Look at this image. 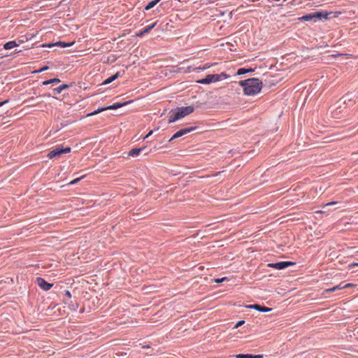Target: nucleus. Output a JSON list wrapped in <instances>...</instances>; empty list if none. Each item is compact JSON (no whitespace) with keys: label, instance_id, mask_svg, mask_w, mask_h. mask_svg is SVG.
<instances>
[{"label":"nucleus","instance_id":"f257e3e1","mask_svg":"<svg viewBox=\"0 0 358 358\" xmlns=\"http://www.w3.org/2000/svg\"><path fill=\"white\" fill-rule=\"evenodd\" d=\"M243 87L244 94L248 96H254L259 93L262 87V82L257 78H250L239 82Z\"/></svg>","mask_w":358,"mask_h":358},{"label":"nucleus","instance_id":"f03ea898","mask_svg":"<svg viewBox=\"0 0 358 358\" xmlns=\"http://www.w3.org/2000/svg\"><path fill=\"white\" fill-rule=\"evenodd\" d=\"M194 111L192 106H186L177 108L175 110H171L169 113V123L174 122L175 121L180 120L186 115L192 113Z\"/></svg>","mask_w":358,"mask_h":358},{"label":"nucleus","instance_id":"7ed1b4c3","mask_svg":"<svg viewBox=\"0 0 358 358\" xmlns=\"http://www.w3.org/2000/svg\"><path fill=\"white\" fill-rule=\"evenodd\" d=\"M229 76L225 73H221L220 74H210L208 75L205 78L198 80L197 82L201 84H210L211 83H215L224 79L229 78Z\"/></svg>","mask_w":358,"mask_h":358},{"label":"nucleus","instance_id":"20e7f679","mask_svg":"<svg viewBox=\"0 0 358 358\" xmlns=\"http://www.w3.org/2000/svg\"><path fill=\"white\" fill-rule=\"evenodd\" d=\"M328 14V13L315 12L299 17V20L316 22L317 20H322V18L327 19Z\"/></svg>","mask_w":358,"mask_h":358},{"label":"nucleus","instance_id":"39448f33","mask_svg":"<svg viewBox=\"0 0 358 358\" xmlns=\"http://www.w3.org/2000/svg\"><path fill=\"white\" fill-rule=\"evenodd\" d=\"M70 152H71V148H69V147L63 148L61 146H57L55 149H54L53 150L50 151L48 153V157L50 159H52V158H55V157L58 158V157H60L62 154L69 153Z\"/></svg>","mask_w":358,"mask_h":358},{"label":"nucleus","instance_id":"423d86ee","mask_svg":"<svg viewBox=\"0 0 358 358\" xmlns=\"http://www.w3.org/2000/svg\"><path fill=\"white\" fill-rule=\"evenodd\" d=\"M131 101H126L124 103H115L111 106H107V107H105V108H99L97 110H95L91 113H89L87 115V116H92V115H96V114H98L99 113L101 112V111H103V110H113V109H117V108H119L123 106H125L127 105V103H131Z\"/></svg>","mask_w":358,"mask_h":358},{"label":"nucleus","instance_id":"0eeeda50","mask_svg":"<svg viewBox=\"0 0 358 358\" xmlns=\"http://www.w3.org/2000/svg\"><path fill=\"white\" fill-rule=\"evenodd\" d=\"M294 263L292 262H281L278 263H271L268 266L271 268H274L278 270H281L288 267L289 266L294 265Z\"/></svg>","mask_w":358,"mask_h":358},{"label":"nucleus","instance_id":"6e6552de","mask_svg":"<svg viewBox=\"0 0 358 358\" xmlns=\"http://www.w3.org/2000/svg\"><path fill=\"white\" fill-rule=\"evenodd\" d=\"M194 129H195V127L182 129L179 130L178 131H177L176 133H175L173 134V136L169 139V141L171 142L173 140L178 138L179 137H181L182 136L187 134Z\"/></svg>","mask_w":358,"mask_h":358},{"label":"nucleus","instance_id":"1a4fd4ad","mask_svg":"<svg viewBox=\"0 0 358 358\" xmlns=\"http://www.w3.org/2000/svg\"><path fill=\"white\" fill-rule=\"evenodd\" d=\"M74 43V42L71 43H65L62 41H57L56 43H46V48H54V47H58V48H66L72 45Z\"/></svg>","mask_w":358,"mask_h":358},{"label":"nucleus","instance_id":"9d476101","mask_svg":"<svg viewBox=\"0 0 358 358\" xmlns=\"http://www.w3.org/2000/svg\"><path fill=\"white\" fill-rule=\"evenodd\" d=\"M65 295L68 297V299H64V302L66 304H69V308L71 310H76L78 308V305L76 303L74 304L73 301L71 300V294L69 291H66Z\"/></svg>","mask_w":358,"mask_h":358},{"label":"nucleus","instance_id":"9b49d317","mask_svg":"<svg viewBox=\"0 0 358 358\" xmlns=\"http://www.w3.org/2000/svg\"><path fill=\"white\" fill-rule=\"evenodd\" d=\"M352 101V95L348 94H345L341 99H340L339 101L337 102L338 108H341L342 106V105L348 104Z\"/></svg>","mask_w":358,"mask_h":358},{"label":"nucleus","instance_id":"f8f14e48","mask_svg":"<svg viewBox=\"0 0 358 358\" xmlns=\"http://www.w3.org/2000/svg\"><path fill=\"white\" fill-rule=\"evenodd\" d=\"M246 308H250V309H255V310L261 311V312H269L272 310L270 308L262 306L259 304L249 305V306H247Z\"/></svg>","mask_w":358,"mask_h":358},{"label":"nucleus","instance_id":"ddd939ff","mask_svg":"<svg viewBox=\"0 0 358 358\" xmlns=\"http://www.w3.org/2000/svg\"><path fill=\"white\" fill-rule=\"evenodd\" d=\"M146 150V147H142L139 148H133L129 152V156L130 157H136L140 155L143 150Z\"/></svg>","mask_w":358,"mask_h":358},{"label":"nucleus","instance_id":"4468645a","mask_svg":"<svg viewBox=\"0 0 358 358\" xmlns=\"http://www.w3.org/2000/svg\"><path fill=\"white\" fill-rule=\"evenodd\" d=\"M157 24V22H154L150 26H147L143 30L136 34L138 37H141L144 34L150 32Z\"/></svg>","mask_w":358,"mask_h":358},{"label":"nucleus","instance_id":"2eb2a0df","mask_svg":"<svg viewBox=\"0 0 358 358\" xmlns=\"http://www.w3.org/2000/svg\"><path fill=\"white\" fill-rule=\"evenodd\" d=\"M69 87V85H66V84H64V85H59V87H55V88H53L52 89V95H56L57 94H59L61 93V92L64 90V89H66Z\"/></svg>","mask_w":358,"mask_h":358},{"label":"nucleus","instance_id":"dca6fc26","mask_svg":"<svg viewBox=\"0 0 358 358\" xmlns=\"http://www.w3.org/2000/svg\"><path fill=\"white\" fill-rule=\"evenodd\" d=\"M119 77V73H116L115 75L110 76V78L105 80L103 83V85H107L115 80L116 78Z\"/></svg>","mask_w":358,"mask_h":358},{"label":"nucleus","instance_id":"f3484780","mask_svg":"<svg viewBox=\"0 0 358 358\" xmlns=\"http://www.w3.org/2000/svg\"><path fill=\"white\" fill-rule=\"evenodd\" d=\"M18 45L16 43L15 41H9L8 43H6L5 45H4V48L6 50H10V49H12L15 47H17Z\"/></svg>","mask_w":358,"mask_h":358},{"label":"nucleus","instance_id":"a211bd4d","mask_svg":"<svg viewBox=\"0 0 358 358\" xmlns=\"http://www.w3.org/2000/svg\"><path fill=\"white\" fill-rule=\"evenodd\" d=\"M160 0H154L148 3V4L145 6V10H150L153 8Z\"/></svg>","mask_w":358,"mask_h":358},{"label":"nucleus","instance_id":"6ab92c4d","mask_svg":"<svg viewBox=\"0 0 358 358\" xmlns=\"http://www.w3.org/2000/svg\"><path fill=\"white\" fill-rule=\"evenodd\" d=\"M343 289V286H341V285H336L332 288H330V289H327L325 290V292H335L338 289Z\"/></svg>","mask_w":358,"mask_h":358},{"label":"nucleus","instance_id":"aec40b11","mask_svg":"<svg viewBox=\"0 0 358 358\" xmlns=\"http://www.w3.org/2000/svg\"><path fill=\"white\" fill-rule=\"evenodd\" d=\"M38 285L43 289H45V280L42 278H37Z\"/></svg>","mask_w":358,"mask_h":358},{"label":"nucleus","instance_id":"412c9836","mask_svg":"<svg viewBox=\"0 0 358 358\" xmlns=\"http://www.w3.org/2000/svg\"><path fill=\"white\" fill-rule=\"evenodd\" d=\"M59 83H60V80L58 78L50 79L46 80V85Z\"/></svg>","mask_w":358,"mask_h":358},{"label":"nucleus","instance_id":"4be33fe9","mask_svg":"<svg viewBox=\"0 0 358 358\" xmlns=\"http://www.w3.org/2000/svg\"><path fill=\"white\" fill-rule=\"evenodd\" d=\"M236 358H252V355L239 354L236 355Z\"/></svg>","mask_w":358,"mask_h":358},{"label":"nucleus","instance_id":"5701e85b","mask_svg":"<svg viewBox=\"0 0 358 358\" xmlns=\"http://www.w3.org/2000/svg\"><path fill=\"white\" fill-rule=\"evenodd\" d=\"M85 178V176H81V177H80V178H78L74 179L73 180H72L71 182H70V183H69V184H71V185H74V184L77 183L78 182H79V181H80L82 178Z\"/></svg>","mask_w":358,"mask_h":358},{"label":"nucleus","instance_id":"b1692460","mask_svg":"<svg viewBox=\"0 0 358 358\" xmlns=\"http://www.w3.org/2000/svg\"><path fill=\"white\" fill-rule=\"evenodd\" d=\"M247 73V69H239L237 71V74L238 75H242V74H244Z\"/></svg>","mask_w":358,"mask_h":358},{"label":"nucleus","instance_id":"393cba45","mask_svg":"<svg viewBox=\"0 0 358 358\" xmlns=\"http://www.w3.org/2000/svg\"><path fill=\"white\" fill-rule=\"evenodd\" d=\"M227 278L226 277L224 278H216L214 280V281L216 282V283H220V282H224V280H226Z\"/></svg>","mask_w":358,"mask_h":358},{"label":"nucleus","instance_id":"a878e982","mask_svg":"<svg viewBox=\"0 0 358 358\" xmlns=\"http://www.w3.org/2000/svg\"><path fill=\"white\" fill-rule=\"evenodd\" d=\"M244 323H245V321H244V320H241V321L238 322L236 323V324L235 325L234 329H237V328H238L239 327H241V325H243Z\"/></svg>","mask_w":358,"mask_h":358},{"label":"nucleus","instance_id":"bb28decb","mask_svg":"<svg viewBox=\"0 0 358 358\" xmlns=\"http://www.w3.org/2000/svg\"><path fill=\"white\" fill-rule=\"evenodd\" d=\"M211 66V65L208 64H206L203 67H199V69H207L208 68H210Z\"/></svg>","mask_w":358,"mask_h":358},{"label":"nucleus","instance_id":"cd10ccee","mask_svg":"<svg viewBox=\"0 0 358 358\" xmlns=\"http://www.w3.org/2000/svg\"><path fill=\"white\" fill-rule=\"evenodd\" d=\"M52 287H53V284L52 283H50V282H46V291L50 289Z\"/></svg>","mask_w":358,"mask_h":358},{"label":"nucleus","instance_id":"c85d7f7f","mask_svg":"<svg viewBox=\"0 0 358 358\" xmlns=\"http://www.w3.org/2000/svg\"><path fill=\"white\" fill-rule=\"evenodd\" d=\"M352 286H354V285H353V284L348 283V284H346V285H343V288H347V287H352Z\"/></svg>","mask_w":358,"mask_h":358},{"label":"nucleus","instance_id":"c756f323","mask_svg":"<svg viewBox=\"0 0 358 358\" xmlns=\"http://www.w3.org/2000/svg\"><path fill=\"white\" fill-rule=\"evenodd\" d=\"M358 266V263H353L349 265V268H352V267Z\"/></svg>","mask_w":358,"mask_h":358},{"label":"nucleus","instance_id":"7c9ffc66","mask_svg":"<svg viewBox=\"0 0 358 358\" xmlns=\"http://www.w3.org/2000/svg\"><path fill=\"white\" fill-rule=\"evenodd\" d=\"M252 358H263V355H252Z\"/></svg>","mask_w":358,"mask_h":358},{"label":"nucleus","instance_id":"2f4dec72","mask_svg":"<svg viewBox=\"0 0 358 358\" xmlns=\"http://www.w3.org/2000/svg\"><path fill=\"white\" fill-rule=\"evenodd\" d=\"M52 262H53V264H50V267H52V266H57V261L52 260Z\"/></svg>","mask_w":358,"mask_h":358},{"label":"nucleus","instance_id":"473e14b6","mask_svg":"<svg viewBox=\"0 0 358 358\" xmlns=\"http://www.w3.org/2000/svg\"><path fill=\"white\" fill-rule=\"evenodd\" d=\"M335 203H336V202L332 201V202L326 203L324 206H328L334 205Z\"/></svg>","mask_w":358,"mask_h":358},{"label":"nucleus","instance_id":"72a5a7b5","mask_svg":"<svg viewBox=\"0 0 358 358\" xmlns=\"http://www.w3.org/2000/svg\"><path fill=\"white\" fill-rule=\"evenodd\" d=\"M152 132H153V131H152V130L150 131H149V133H148V134L145 136V138H148V136H150V135H152Z\"/></svg>","mask_w":358,"mask_h":358},{"label":"nucleus","instance_id":"f704fd0d","mask_svg":"<svg viewBox=\"0 0 358 358\" xmlns=\"http://www.w3.org/2000/svg\"><path fill=\"white\" fill-rule=\"evenodd\" d=\"M45 71V67H42L38 71H34L33 73L41 72V71Z\"/></svg>","mask_w":358,"mask_h":358},{"label":"nucleus","instance_id":"c9c22d12","mask_svg":"<svg viewBox=\"0 0 358 358\" xmlns=\"http://www.w3.org/2000/svg\"><path fill=\"white\" fill-rule=\"evenodd\" d=\"M8 101V100H6L4 101H2V102H0V107L2 106L3 104H5L6 103H7Z\"/></svg>","mask_w":358,"mask_h":358},{"label":"nucleus","instance_id":"e433bc0d","mask_svg":"<svg viewBox=\"0 0 358 358\" xmlns=\"http://www.w3.org/2000/svg\"><path fill=\"white\" fill-rule=\"evenodd\" d=\"M254 71L253 69H247V73H248V72H252V71Z\"/></svg>","mask_w":358,"mask_h":358},{"label":"nucleus","instance_id":"4c0bfd02","mask_svg":"<svg viewBox=\"0 0 358 358\" xmlns=\"http://www.w3.org/2000/svg\"><path fill=\"white\" fill-rule=\"evenodd\" d=\"M317 213H323V211H322V210H318V211H317Z\"/></svg>","mask_w":358,"mask_h":358}]
</instances>
